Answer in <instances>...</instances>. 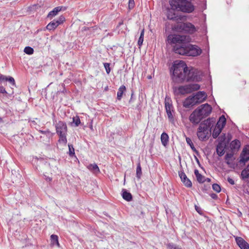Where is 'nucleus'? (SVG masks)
<instances>
[{"instance_id": "f257e3e1", "label": "nucleus", "mask_w": 249, "mask_h": 249, "mask_svg": "<svg viewBox=\"0 0 249 249\" xmlns=\"http://www.w3.org/2000/svg\"><path fill=\"white\" fill-rule=\"evenodd\" d=\"M173 71L172 76L173 89L177 94H185L200 89V86L197 84H189L177 87L176 84H180L184 81H199L201 79L202 72L198 70L189 68L183 61H176L173 66Z\"/></svg>"}, {"instance_id": "f03ea898", "label": "nucleus", "mask_w": 249, "mask_h": 249, "mask_svg": "<svg viewBox=\"0 0 249 249\" xmlns=\"http://www.w3.org/2000/svg\"><path fill=\"white\" fill-rule=\"evenodd\" d=\"M190 39L188 35H170L167 37L169 43L175 44L174 47L175 53L192 56L200 55L202 53L201 49L197 46L190 44Z\"/></svg>"}, {"instance_id": "7ed1b4c3", "label": "nucleus", "mask_w": 249, "mask_h": 249, "mask_svg": "<svg viewBox=\"0 0 249 249\" xmlns=\"http://www.w3.org/2000/svg\"><path fill=\"white\" fill-rule=\"evenodd\" d=\"M169 3L171 8L167 10V17L168 19L177 22L184 21L186 19V17L178 15L175 10L188 13L194 10V5L190 1L187 0H170Z\"/></svg>"}, {"instance_id": "20e7f679", "label": "nucleus", "mask_w": 249, "mask_h": 249, "mask_svg": "<svg viewBox=\"0 0 249 249\" xmlns=\"http://www.w3.org/2000/svg\"><path fill=\"white\" fill-rule=\"evenodd\" d=\"M212 122L209 118L200 124L197 132V136L200 140L204 141L208 139L212 129L211 126Z\"/></svg>"}, {"instance_id": "39448f33", "label": "nucleus", "mask_w": 249, "mask_h": 249, "mask_svg": "<svg viewBox=\"0 0 249 249\" xmlns=\"http://www.w3.org/2000/svg\"><path fill=\"white\" fill-rule=\"evenodd\" d=\"M182 21L177 22L175 28L178 32H184L192 34L196 31L195 27L190 22H183Z\"/></svg>"}, {"instance_id": "423d86ee", "label": "nucleus", "mask_w": 249, "mask_h": 249, "mask_svg": "<svg viewBox=\"0 0 249 249\" xmlns=\"http://www.w3.org/2000/svg\"><path fill=\"white\" fill-rule=\"evenodd\" d=\"M226 122V120L224 116L223 115L219 118L212 133L213 137L214 139H216L218 137L222 129L225 125Z\"/></svg>"}, {"instance_id": "0eeeda50", "label": "nucleus", "mask_w": 249, "mask_h": 249, "mask_svg": "<svg viewBox=\"0 0 249 249\" xmlns=\"http://www.w3.org/2000/svg\"><path fill=\"white\" fill-rule=\"evenodd\" d=\"M196 109L203 119L210 114L212 108L210 105L206 103L200 106Z\"/></svg>"}, {"instance_id": "6e6552de", "label": "nucleus", "mask_w": 249, "mask_h": 249, "mask_svg": "<svg viewBox=\"0 0 249 249\" xmlns=\"http://www.w3.org/2000/svg\"><path fill=\"white\" fill-rule=\"evenodd\" d=\"M203 119L200 113L196 109L190 115V121L194 124H198Z\"/></svg>"}, {"instance_id": "1a4fd4ad", "label": "nucleus", "mask_w": 249, "mask_h": 249, "mask_svg": "<svg viewBox=\"0 0 249 249\" xmlns=\"http://www.w3.org/2000/svg\"><path fill=\"white\" fill-rule=\"evenodd\" d=\"M55 128L57 134H67V126L65 123L59 121L56 124Z\"/></svg>"}, {"instance_id": "9d476101", "label": "nucleus", "mask_w": 249, "mask_h": 249, "mask_svg": "<svg viewBox=\"0 0 249 249\" xmlns=\"http://www.w3.org/2000/svg\"><path fill=\"white\" fill-rule=\"evenodd\" d=\"M198 104L194 96H190L187 97L183 102V105L186 108L191 107Z\"/></svg>"}, {"instance_id": "9b49d317", "label": "nucleus", "mask_w": 249, "mask_h": 249, "mask_svg": "<svg viewBox=\"0 0 249 249\" xmlns=\"http://www.w3.org/2000/svg\"><path fill=\"white\" fill-rule=\"evenodd\" d=\"M178 175L181 179V181L183 183L186 187L188 188L192 187V183L191 181L187 178L183 171H179Z\"/></svg>"}, {"instance_id": "f8f14e48", "label": "nucleus", "mask_w": 249, "mask_h": 249, "mask_svg": "<svg viewBox=\"0 0 249 249\" xmlns=\"http://www.w3.org/2000/svg\"><path fill=\"white\" fill-rule=\"evenodd\" d=\"M249 160V145L246 146L243 150L241 154L240 161L245 163Z\"/></svg>"}, {"instance_id": "ddd939ff", "label": "nucleus", "mask_w": 249, "mask_h": 249, "mask_svg": "<svg viewBox=\"0 0 249 249\" xmlns=\"http://www.w3.org/2000/svg\"><path fill=\"white\" fill-rule=\"evenodd\" d=\"M235 241L241 249H249V244L240 237H236Z\"/></svg>"}, {"instance_id": "4468645a", "label": "nucleus", "mask_w": 249, "mask_h": 249, "mask_svg": "<svg viewBox=\"0 0 249 249\" xmlns=\"http://www.w3.org/2000/svg\"><path fill=\"white\" fill-rule=\"evenodd\" d=\"M194 96L198 104L203 102L207 98V95L204 91H198Z\"/></svg>"}, {"instance_id": "2eb2a0df", "label": "nucleus", "mask_w": 249, "mask_h": 249, "mask_svg": "<svg viewBox=\"0 0 249 249\" xmlns=\"http://www.w3.org/2000/svg\"><path fill=\"white\" fill-rule=\"evenodd\" d=\"M225 145L222 142H218L216 146V152L219 156H222L225 153Z\"/></svg>"}, {"instance_id": "dca6fc26", "label": "nucleus", "mask_w": 249, "mask_h": 249, "mask_svg": "<svg viewBox=\"0 0 249 249\" xmlns=\"http://www.w3.org/2000/svg\"><path fill=\"white\" fill-rule=\"evenodd\" d=\"M241 143L238 140L232 141L230 144V147L232 150H237L240 147Z\"/></svg>"}, {"instance_id": "f3484780", "label": "nucleus", "mask_w": 249, "mask_h": 249, "mask_svg": "<svg viewBox=\"0 0 249 249\" xmlns=\"http://www.w3.org/2000/svg\"><path fill=\"white\" fill-rule=\"evenodd\" d=\"M122 197L127 201H130L132 199V196L129 192H128L125 189L122 190Z\"/></svg>"}, {"instance_id": "a211bd4d", "label": "nucleus", "mask_w": 249, "mask_h": 249, "mask_svg": "<svg viewBox=\"0 0 249 249\" xmlns=\"http://www.w3.org/2000/svg\"><path fill=\"white\" fill-rule=\"evenodd\" d=\"M62 8V7L60 6H58L54 8L52 11L49 12L47 17L49 18H52L58 14V13L61 10Z\"/></svg>"}, {"instance_id": "6ab92c4d", "label": "nucleus", "mask_w": 249, "mask_h": 249, "mask_svg": "<svg viewBox=\"0 0 249 249\" xmlns=\"http://www.w3.org/2000/svg\"><path fill=\"white\" fill-rule=\"evenodd\" d=\"M165 107L166 111L173 110V107L171 103V100L167 96L165 98Z\"/></svg>"}, {"instance_id": "aec40b11", "label": "nucleus", "mask_w": 249, "mask_h": 249, "mask_svg": "<svg viewBox=\"0 0 249 249\" xmlns=\"http://www.w3.org/2000/svg\"><path fill=\"white\" fill-rule=\"evenodd\" d=\"M125 91H126V88L124 85H122L119 88L118 91L117 92V98L118 100H121V99H122V98L123 97V93Z\"/></svg>"}, {"instance_id": "412c9836", "label": "nucleus", "mask_w": 249, "mask_h": 249, "mask_svg": "<svg viewBox=\"0 0 249 249\" xmlns=\"http://www.w3.org/2000/svg\"><path fill=\"white\" fill-rule=\"evenodd\" d=\"M194 173L198 182L203 183L205 182V177L199 173L197 169L195 170Z\"/></svg>"}, {"instance_id": "4be33fe9", "label": "nucleus", "mask_w": 249, "mask_h": 249, "mask_svg": "<svg viewBox=\"0 0 249 249\" xmlns=\"http://www.w3.org/2000/svg\"><path fill=\"white\" fill-rule=\"evenodd\" d=\"M160 139L162 145L165 146L169 141V137L167 134L165 132L162 133L161 135Z\"/></svg>"}, {"instance_id": "5701e85b", "label": "nucleus", "mask_w": 249, "mask_h": 249, "mask_svg": "<svg viewBox=\"0 0 249 249\" xmlns=\"http://www.w3.org/2000/svg\"><path fill=\"white\" fill-rule=\"evenodd\" d=\"M88 169L94 174H98L100 170L96 164H90L88 166Z\"/></svg>"}, {"instance_id": "b1692460", "label": "nucleus", "mask_w": 249, "mask_h": 249, "mask_svg": "<svg viewBox=\"0 0 249 249\" xmlns=\"http://www.w3.org/2000/svg\"><path fill=\"white\" fill-rule=\"evenodd\" d=\"M57 23V21L54 19L47 25L46 28L49 30H54L58 26Z\"/></svg>"}, {"instance_id": "393cba45", "label": "nucleus", "mask_w": 249, "mask_h": 249, "mask_svg": "<svg viewBox=\"0 0 249 249\" xmlns=\"http://www.w3.org/2000/svg\"><path fill=\"white\" fill-rule=\"evenodd\" d=\"M51 244L53 245H56L58 247H59V243L58 242V237L56 235L52 234L51 236Z\"/></svg>"}, {"instance_id": "a878e982", "label": "nucleus", "mask_w": 249, "mask_h": 249, "mask_svg": "<svg viewBox=\"0 0 249 249\" xmlns=\"http://www.w3.org/2000/svg\"><path fill=\"white\" fill-rule=\"evenodd\" d=\"M66 134H58V135L59 137V139L58 140V142L60 143H62L64 144V145H66L67 142V140L66 138Z\"/></svg>"}, {"instance_id": "bb28decb", "label": "nucleus", "mask_w": 249, "mask_h": 249, "mask_svg": "<svg viewBox=\"0 0 249 249\" xmlns=\"http://www.w3.org/2000/svg\"><path fill=\"white\" fill-rule=\"evenodd\" d=\"M241 176L244 179L249 178V164L242 171Z\"/></svg>"}, {"instance_id": "cd10ccee", "label": "nucleus", "mask_w": 249, "mask_h": 249, "mask_svg": "<svg viewBox=\"0 0 249 249\" xmlns=\"http://www.w3.org/2000/svg\"><path fill=\"white\" fill-rule=\"evenodd\" d=\"M142 174V168L140 164V162H139L137 164V169H136V177L140 179L141 177Z\"/></svg>"}, {"instance_id": "c85d7f7f", "label": "nucleus", "mask_w": 249, "mask_h": 249, "mask_svg": "<svg viewBox=\"0 0 249 249\" xmlns=\"http://www.w3.org/2000/svg\"><path fill=\"white\" fill-rule=\"evenodd\" d=\"M233 153H227V154L225 156V159L226 160V163L228 165H230L231 164L230 160L233 157Z\"/></svg>"}, {"instance_id": "c756f323", "label": "nucleus", "mask_w": 249, "mask_h": 249, "mask_svg": "<svg viewBox=\"0 0 249 249\" xmlns=\"http://www.w3.org/2000/svg\"><path fill=\"white\" fill-rule=\"evenodd\" d=\"M24 52L28 54H32L34 53V49L30 47H26L24 48Z\"/></svg>"}, {"instance_id": "7c9ffc66", "label": "nucleus", "mask_w": 249, "mask_h": 249, "mask_svg": "<svg viewBox=\"0 0 249 249\" xmlns=\"http://www.w3.org/2000/svg\"><path fill=\"white\" fill-rule=\"evenodd\" d=\"M166 111L167 115V116H168V118L169 121L171 122H174V116L172 114V112L173 111V110H167Z\"/></svg>"}, {"instance_id": "2f4dec72", "label": "nucleus", "mask_w": 249, "mask_h": 249, "mask_svg": "<svg viewBox=\"0 0 249 249\" xmlns=\"http://www.w3.org/2000/svg\"><path fill=\"white\" fill-rule=\"evenodd\" d=\"M73 123L74 124L75 126H78L80 124V120L78 116L74 117L72 118Z\"/></svg>"}, {"instance_id": "473e14b6", "label": "nucleus", "mask_w": 249, "mask_h": 249, "mask_svg": "<svg viewBox=\"0 0 249 249\" xmlns=\"http://www.w3.org/2000/svg\"><path fill=\"white\" fill-rule=\"evenodd\" d=\"M186 141L187 143L190 146L191 149L195 151L196 149H195V147L194 146L193 143L192 142L191 139L190 138H189L187 137L186 138Z\"/></svg>"}, {"instance_id": "72a5a7b5", "label": "nucleus", "mask_w": 249, "mask_h": 249, "mask_svg": "<svg viewBox=\"0 0 249 249\" xmlns=\"http://www.w3.org/2000/svg\"><path fill=\"white\" fill-rule=\"evenodd\" d=\"M213 189L217 193H219L221 191V187L218 184H213Z\"/></svg>"}, {"instance_id": "f704fd0d", "label": "nucleus", "mask_w": 249, "mask_h": 249, "mask_svg": "<svg viewBox=\"0 0 249 249\" xmlns=\"http://www.w3.org/2000/svg\"><path fill=\"white\" fill-rule=\"evenodd\" d=\"M104 67L106 69V72L107 74H109L110 71V64L108 63H104Z\"/></svg>"}, {"instance_id": "c9c22d12", "label": "nucleus", "mask_w": 249, "mask_h": 249, "mask_svg": "<svg viewBox=\"0 0 249 249\" xmlns=\"http://www.w3.org/2000/svg\"><path fill=\"white\" fill-rule=\"evenodd\" d=\"M69 155L70 156H72L74 154V149L72 145L69 144Z\"/></svg>"}, {"instance_id": "e433bc0d", "label": "nucleus", "mask_w": 249, "mask_h": 249, "mask_svg": "<svg viewBox=\"0 0 249 249\" xmlns=\"http://www.w3.org/2000/svg\"><path fill=\"white\" fill-rule=\"evenodd\" d=\"M56 21H57V23H58V25H60V24L62 23L63 21L65 20V18L63 16H61L59 17L58 19H55Z\"/></svg>"}, {"instance_id": "4c0bfd02", "label": "nucleus", "mask_w": 249, "mask_h": 249, "mask_svg": "<svg viewBox=\"0 0 249 249\" xmlns=\"http://www.w3.org/2000/svg\"><path fill=\"white\" fill-rule=\"evenodd\" d=\"M7 81L9 82L13 86H15V82L14 79L11 76L7 77Z\"/></svg>"}, {"instance_id": "58836bf2", "label": "nucleus", "mask_w": 249, "mask_h": 249, "mask_svg": "<svg viewBox=\"0 0 249 249\" xmlns=\"http://www.w3.org/2000/svg\"><path fill=\"white\" fill-rule=\"evenodd\" d=\"M39 132L45 135L47 137H49L51 135V132L49 130H39Z\"/></svg>"}, {"instance_id": "ea45409f", "label": "nucleus", "mask_w": 249, "mask_h": 249, "mask_svg": "<svg viewBox=\"0 0 249 249\" xmlns=\"http://www.w3.org/2000/svg\"><path fill=\"white\" fill-rule=\"evenodd\" d=\"M135 5V2L134 0H129L128 2V7L129 9H132Z\"/></svg>"}, {"instance_id": "a19ab883", "label": "nucleus", "mask_w": 249, "mask_h": 249, "mask_svg": "<svg viewBox=\"0 0 249 249\" xmlns=\"http://www.w3.org/2000/svg\"><path fill=\"white\" fill-rule=\"evenodd\" d=\"M167 247L169 249H180L177 248L175 246V245H174L173 244H171V243L167 244Z\"/></svg>"}, {"instance_id": "79ce46f5", "label": "nucleus", "mask_w": 249, "mask_h": 249, "mask_svg": "<svg viewBox=\"0 0 249 249\" xmlns=\"http://www.w3.org/2000/svg\"><path fill=\"white\" fill-rule=\"evenodd\" d=\"M143 37H141V36L139 37V40H138V45L140 47L142 44V43H143Z\"/></svg>"}, {"instance_id": "37998d69", "label": "nucleus", "mask_w": 249, "mask_h": 249, "mask_svg": "<svg viewBox=\"0 0 249 249\" xmlns=\"http://www.w3.org/2000/svg\"><path fill=\"white\" fill-rule=\"evenodd\" d=\"M218 140H219V142H222L223 143V142L225 140V134H224L223 135L221 136L218 138Z\"/></svg>"}, {"instance_id": "c03bdc74", "label": "nucleus", "mask_w": 249, "mask_h": 249, "mask_svg": "<svg viewBox=\"0 0 249 249\" xmlns=\"http://www.w3.org/2000/svg\"><path fill=\"white\" fill-rule=\"evenodd\" d=\"M7 76L3 75L2 74L0 75V81L2 82L3 81H7Z\"/></svg>"}, {"instance_id": "a18cd8bd", "label": "nucleus", "mask_w": 249, "mask_h": 249, "mask_svg": "<svg viewBox=\"0 0 249 249\" xmlns=\"http://www.w3.org/2000/svg\"><path fill=\"white\" fill-rule=\"evenodd\" d=\"M0 93L3 94H7V92L5 90V89L2 86H0Z\"/></svg>"}, {"instance_id": "49530a36", "label": "nucleus", "mask_w": 249, "mask_h": 249, "mask_svg": "<svg viewBox=\"0 0 249 249\" xmlns=\"http://www.w3.org/2000/svg\"><path fill=\"white\" fill-rule=\"evenodd\" d=\"M227 180H228V182L229 183H230L231 184V185L234 184V181L231 178L229 177L227 179Z\"/></svg>"}, {"instance_id": "de8ad7c7", "label": "nucleus", "mask_w": 249, "mask_h": 249, "mask_svg": "<svg viewBox=\"0 0 249 249\" xmlns=\"http://www.w3.org/2000/svg\"><path fill=\"white\" fill-rule=\"evenodd\" d=\"M211 196L212 197V198H213V199H216L217 198V196L214 194V193H213L211 195Z\"/></svg>"}, {"instance_id": "09e8293b", "label": "nucleus", "mask_w": 249, "mask_h": 249, "mask_svg": "<svg viewBox=\"0 0 249 249\" xmlns=\"http://www.w3.org/2000/svg\"><path fill=\"white\" fill-rule=\"evenodd\" d=\"M144 29H143L141 31L140 36L144 37Z\"/></svg>"}, {"instance_id": "8fccbe9b", "label": "nucleus", "mask_w": 249, "mask_h": 249, "mask_svg": "<svg viewBox=\"0 0 249 249\" xmlns=\"http://www.w3.org/2000/svg\"><path fill=\"white\" fill-rule=\"evenodd\" d=\"M196 207V211H197L198 213H200V210H199V209L198 208V207H197V206H196V207Z\"/></svg>"}, {"instance_id": "3c124183", "label": "nucleus", "mask_w": 249, "mask_h": 249, "mask_svg": "<svg viewBox=\"0 0 249 249\" xmlns=\"http://www.w3.org/2000/svg\"><path fill=\"white\" fill-rule=\"evenodd\" d=\"M207 181L208 182H210V180H211V179L209 178H207L206 179H205V181Z\"/></svg>"}, {"instance_id": "603ef678", "label": "nucleus", "mask_w": 249, "mask_h": 249, "mask_svg": "<svg viewBox=\"0 0 249 249\" xmlns=\"http://www.w3.org/2000/svg\"><path fill=\"white\" fill-rule=\"evenodd\" d=\"M46 180H48V181H51L52 180V179L50 178H46Z\"/></svg>"}, {"instance_id": "864d4df0", "label": "nucleus", "mask_w": 249, "mask_h": 249, "mask_svg": "<svg viewBox=\"0 0 249 249\" xmlns=\"http://www.w3.org/2000/svg\"><path fill=\"white\" fill-rule=\"evenodd\" d=\"M196 160L197 162L199 164V161L196 158Z\"/></svg>"}, {"instance_id": "5fc2aeb1", "label": "nucleus", "mask_w": 249, "mask_h": 249, "mask_svg": "<svg viewBox=\"0 0 249 249\" xmlns=\"http://www.w3.org/2000/svg\"><path fill=\"white\" fill-rule=\"evenodd\" d=\"M2 121V119L1 117H0V122H1Z\"/></svg>"}]
</instances>
